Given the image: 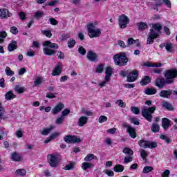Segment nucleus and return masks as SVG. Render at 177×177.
<instances>
[{"label": "nucleus", "mask_w": 177, "mask_h": 177, "mask_svg": "<svg viewBox=\"0 0 177 177\" xmlns=\"http://www.w3.org/2000/svg\"><path fill=\"white\" fill-rule=\"evenodd\" d=\"M156 109L157 107H156V106L151 107L144 106L141 110V114L147 121L151 122V120H153V114H154Z\"/></svg>", "instance_id": "nucleus-1"}, {"label": "nucleus", "mask_w": 177, "mask_h": 177, "mask_svg": "<svg viewBox=\"0 0 177 177\" xmlns=\"http://www.w3.org/2000/svg\"><path fill=\"white\" fill-rule=\"evenodd\" d=\"M88 35L90 38H99L102 35V30L95 26V24H89L87 25Z\"/></svg>", "instance_id": "nucleus-2"}, {"label": "nucleus", "mask_w": 177, "mask_h": 177, "mask_svg": "<svg viewBox=\"0 0 177 177\" xmlns=\"http://www.w3.org/2000/svg\"><path fill=\"white\" fill-rule=\"evenodd\" d=\"M113 60L116 66H120V67L127 66V63H128V57L125 55V53L116 54L113 57Z\"/></svg>", "instance_id": "nucleus-3"}, {"label": "nucleus", "mask_w": 177, "mask_h": 177, "mask_svg": "<svg viewBox=\"0 0 177 177\" xmlns=\"http://www.w3.org/2000/svg\"><path fill=\"white\" fill-rule=\"evenodd\" d=\"M164 75L167 81H170V84H174V82H175V78L177 77V70H167L164 72Z\"/></svg>", "instance_id": "nucleus-4"}, {"label": "nucleus", "mask_w": 177, "mask_h": 177, "mask_svg": "<svg viewBox=\"0 0 177 177\" xmlns=\"http://www.w3.org/2000/svg\"><path fill=\"white\" fill-rule=\"evenodd\" d=\"M154 84L155 86H157L159 89H162V88H165L167 85H170L171 82L164 77H159L155 80Z\"/></svg>", "instance_id": "nucleus-5"}, {"label": "nucleus", "mask_w": 177, "mask_h": 177, "mask_svg": "<svg viewBox=\"0 0 177 177\" xmlns=\"http://www.w3.org/2000/svg\"><path fill=\"white\" fill-rule=\"evenodd\" d=\"M138 145L140 147H142V149H156V147H157V142L145 140H140L138 142Z\"/></svg>", "instance_id": "nucleus-6"}, {"label": "nucleus", "mask_w": 177, "mask_h": 177, "mask_svg": "<svg viewBox=\"0 0 177 177\" xmlns=\"http://www.w3.org/2000/svg\"><path fill=\"white\" fill-rule=\"evenodd\" d=\"M47 160L52 168H56L59 165V158L55 153L48 154L47 156Z\"/></svg>", "instance_id": "nucleus-7"}, {"label": "nucleus", "mask_w": 177, "mask_h": 177, "mask_svg": "<svg viewBox=\"0 0 177 177\" xmlns=\"http://www.w3.org/2000/svg\"><path fill=\"white\" fill-rule=\"evenodd\" d=\"M123 128H127V133L132 139L136 138V129L127 122L122 124Z\"/></svg>", "instance_id": "nucleus-8"}, {"label": "nucleus", "mask_w": 177, "mask_h": 177, "mask_svg": "<svg viewBox=\"0 0 177 177\" xmlns=\"http://www.w3.org/2000/svg\"><path fill=\"white\" fill-rule=\"evenodd\" d=\"M150 26L151 28L149 30V32L157 34V36L159 37L160 34H161V30H162V26L160 24H151Z\"/></svg>", "instance_id": "nucleus-9"}, {"label": "nucleus", "mask_w": 177, "mask_h": 177, "mask_svg": "<svg viewBox=\"0 0 177 177\" xmlns=\"http://www.w3.org/2000/svg\"><path fill=\"white\" fill-rule=\"evenodd\" d=\"M64 139L66 143H81L82 142V140L77 136L68 135L65 136Z\"/></svg>", "instance_id": "nucleus-10"}, {"label": "nucleus", "mask_w": 177, "mask_h": 177, "mask_svg": "<svg viewBox=\"0 0 177 177\" xmlns=\"http://www.w3.org/2000/svg\"><path fill=\"white\" fill-rule=\"evenodd\" d=\"M62 70H63V64L62 62H58L51 74L53 76L60 75V74H62Z\"/></svg>", "instance_id": "nucleus-11"}, {"label": "nucleus", "mask_w": 177, "mask_h": 177, "mask_svg": "<svg viewBox=\"0 0 177 177\" xmlns=\"http://www.w3.org/2000/svg\"><path fill=\"white\" fill-rule=\"evenodd\" d=\"M138 71H133L127 75V82H135L138 80Z\"/></svg>", "instance_id": "nucleus-12"}, {"label": "nucleus", "mask_w": 177, "mask_h": 177, "mask_svg": "<svg viewBox=\"0 0 177 177\" xmlns=\"http://www.w3.org/2000/svg\"><path fill=\"white\" fill-rule=\"evenodd\" d=\"M64 109V104L61 102H59L51 111V113L53 115H56V114H59L62 110Z\"/></svg>", "instance_id": "nucleus-13"}, {"label": "nucleus", "mask_w": 177, "mask_h": 177, "mask_svg": "<svg viewBox=\"0 0 177 177\" xmlns=\"http://www.w3.org/2000/svg\"><path fill=\"white\" fill-rule=\"evenodd\" d=\"M171 95H172V90L171 89L162 90L159 93L160 97H163L165 99H169Z\"/></svg>", "instance_id": "nucleus-14"}, {"label": "nucleus", "mask_w": 177, "mask_h": 177, "mask_svg": "<svg viewBox=\"0 0 177 177\" xmlns=\"http://www.w3.org/2000/svg\"><path fill=\"white\" fill-rule=\"evenodd\" d=\"M12 16V13L9 12V10L6 8H1L0 9V19H8V17H10Z\"/></svg>", "instance_id": "nucleus-15"}, {"label": "nucleus", "mask_w": 177, "mask_h": 177, "mask_svg": "<svg viewBox=\"0 0 177 177\" xmlns=\"http://www.w3.org/2000/svg\"><path fill=\"white\" fill-rule=\"evenodd\" d=\"M171 120L167 118H163L162 119V128H163L164 131H167L169 127H171Z\"/></svg>", "instance_id": "nucleus-16"}, {"label": "nucleus", "mask_w": 177, "mask_h": 177, "mask_svg": "<svg viewBox=\"0 0 177 177\" xmlns=\"http://www.w3.org/2000/svg\"><path fill=\"white\" fill-rule=\"evenodd\" d=\"M156 38H158V36H157L156 33H152L149 32V35L148 36V38L147 39V45H151L154 42V39Z\"/></svg>", "instance_id": "nucleus-17"}, {"label": "nucleus", "mask_w": 177, "mask_h": 177, "mask_svg": "<svg viewBox=\"0 0 177 177\" xmlns=\"http://www.w3.org/2000/svg\"><path fill=\"white\" fill-rule=\"evenodd\" d=\"M87 59L90 60V62H96L97 59V55L96 54V53L92 50H89L87 53Z\"/></svg>", "instance_id": "nucleus-18"}, {"label": "nucleus", "mask_w": 177, "mask_h": 177, "mask_svg": "<svg viewBox=\"0 0 177 177\" xmlns=\"http://www.w3.org/2000/svg\"><path fill=\"white\" fill-rule=\"evenodd\" d=\"M43 46H48L53 49H59V45L56 43H52L50 41H45L43 42Z\"/></svg>", "instance_id": "nucleus-19"}, {"label": "nucleus", "mask_w": 177, "mask_h": 177, "mask_svg": "<svg viewBox=\"0 0 177 177\" xmlns=\"http://www.w3.org/2000/svg\"><path fill=\"white\" fill-rule=\"evenodd\" d=\"M86 124H88V117L81 116L77 121V125L79 127H84Z\"/></svg>", "instance_id": "nucleus-20"}, {"label": "nucleus", "mask_w": 177, "mask_h": 177, "mask_svg": "<svg viewBox=\"0 0 177 177\" xmlns=\"http://www.w3.org/2000/svg\"><path fill=\"white\" fill-rule=\"evenodd\" d=\"M162 106L163 109H165V110H168L169 111H174V106H172V104L167 101H164L162 103Z\"/></svg>", "instance_id": "nucleus-21"}, {"label": "nucleus", "mask_w": 177, "mask_h": 177, "mask_svg": "<svg viewBox=\"0 0 177 177\" xmlns=\"http://www.w3.org/2000/svg\"><path fill=\"white\" fill-rule=\"evenodd\" d=\"M113 74V68L111 67H106L105 71V77L104 80H106L107 81H110V78Z\"/></svg>", "instance_id": "nucleus-22"}, {"label": "nucleus", "mask_w": 177, "mask_h": 177, "mask_svg": "<svg viewBox=\"0 0 177 177\" xmlns=\"http://www.w3.org/2000/svg\"><path fill=\"white\" fill-rule=\"evenodd\" d=\"M17 48V41L12 40L10 44H8V52H13Z\"/></svg>", "instance_id": "nucleus-23"}, {"label": "nucleus", "mask_w": 177, "mask_h": 177, "mask_svg": "<svg viewBox=\"0 0 177 177\" xmlns=\"http://www.w3.org/2000/svg\"><path fill=\"white\" fill-rule=\"evenodd\" d=\"M94 167H95V165L91 162H84L82 164V169H83V171H86V169H89L90 168H93Z\"/></svg>", "instance_id": "nucleus-24"}, {"label": "nucleus", "mask_w": 177, "mask_h": 177, "mask_svg": "<svg viewBox=\"0 0 177 177\" xmlns=\"http://www.w3.org/2000/svg\"><path fill=\"white\" fill-rule=\"evenodd\" d=\"M14 90L17 92V93H24L27 89L25 87L21 86V85H16L14 88Z\"/></svg>", "instance_id": "nucleus-25"}, {"label": "nucleus", "mask_w": 177, "mask_h": 177, "mask_svg": "<svg viewBox=\"0 0 177 177\" xmlns=\"http://www.w3.org/2000/svg\"><path fill=\"white\" fill-rule=\"evenodd\" d=\"M125 169V167L122 165H116L113 167V171H115L118 174H121V172H124V170Z\"/></svg>", "instance_id": "nucleus-26"}, {"label": "nucleus", "mask_w": 177, "mask_h": 177, "mask_svg": "<svg viewBox=\"0 0 177 177\" xmlns=\"http://www.w3.org/2000/svg\"><path fill=\"white\" fill-rule=\"evenodd\" d=\"M43 50L44 52V55H46V56H52L53 55H56V50H55L44 48Z\"/></svg>", "instance_id": "nucleus-27"}, {"label": "nucleus", "mask_w": 177, "mask_h": 177, "mask_svg": "<svg viewBox=\"0 0 177 177\" xmlns=\"http://www.w3.org/2000/svg\"><path fill=\"white\" fill-rule=\"evenodd\" d=\"M5 97L7 100H12V99H15L16 97V95L13 93L12 91H9L6 93Z\"/></svg>", "instance_id": "nucleus-28"}, {"label": "nucleus", "mask_w": 177, "mask_h": 177, "mask_svg": "<svg viewBox=\"0 0 177 177\" xmlns=\"http://www.w3.org/2000/svg\"><path fill=\"white\" fill-rule=\"evenodd\" d=\"M119 23H129V18L128 16L122 14L119 16Z\"/></svg>", "instance_id": "nucleus-29"}, {"label": "nucleus", "mask_w": 177, "mask_h": 177, "mask_svg": "<svg viewBox=\"0 0 177 177\" xmlns=\"http://www.w3.org/2000/svg\"><path fill=\"white\" fill-rule=\"evenodd\" d=\"M60 135V133L55 132L53 133L51 136H49L48 138H47L45 141L44 143H49V142H50L51 140H53V139H56V138Z\"/></svg>", "instance_id": "nucleus-30"}, {"label": "nucleus", "mask_w": 177, "mask_h": 177, "mask_svg": "<svg viewBox=\"0 0 177 177\" xmlns=\"http://www.w3.org/2000/svg\"><path fill=\"white\" fill-rule=\"evenodd\" d=\"M11 159L12 161H21V156L17 152H14L11 155Z\"/></svg>", "instance_id": "nucleus-31"}, {"label": "nucleus", "mask_w": 177, "mask_h": 177, "mask_svg": "<svg viewBox=\"0 0 177 177\" xmlns=\"http://www.w3.org/2000/svg\"><path fill=\"white\" fill-rule=\"evenodd\" d=\"M151 81V79H150V77L145 76L140 81V85H142V86L147 85V84H150Z\"/></svg>", "instance_id": "nucleus-32"}, {"label": "nucleus", "mask_w": 177, "mask_h": 177, "mask_svg": "<svg viewBox=\"0 0 177 177\" xmlns=\"http://www.w3.org/2000/svg\"><path fill=\"white\" fill-rule=\"evenodd\" d=\"M145 95H156L157 93V90L154 88H147L145 91Z\"/></svg>", "instance_id": "nucleus-33"}, {"label": "nucleus", "mask_w": 177, "mask_h": 177, "mask_svg": "<svg viewBox=\"0 0 177 177\" xmlns=\"http://www.w3.org/2000/svg\"><path fill=\"white\" fill-rule=\"evenodd\" d=\"M151 129L152 132H154V133H157V132H160V125L157 123H153Z\"/></svg>", "instance_id": "nucleus-34"}, {"label": "nucleus", "mask_w": 177, "mask_h": 177, "mask_svg": "<svg viewBox=\"0 0 177 177\" xmlns=\"http://www.w3.org/2000/svg\"><path fill=\"white\" fill-rule=\"evenodd\" d=\"M44 82V78L41 76L37 77L35 82H34V86H38V85H41Z\"/></svg>", "instance_id": "nucleus-35"}, {"label": "nucleus", "mask_w": 177, "mask_h": 177, "mask_svg": "<svg viewBox=\"0 0 177 177\" xmlns=\"http://www.w3.org/2000/svg\"><path fill=\"white\" fill-rule=\"evenodd\" d=\"M53 126H50L49 128L44 129L41 130V133L45 136H48V133H50V131L53 129Z\"/></svg>", "instance_id": "nucleus-36"}, {"label": "nucleus", "mask_w": 177, "mask_h": 177, "mask_svg": "<svg viewBox=\"0 0 177 177\" xmlns=\"http://www.w3.org/2000/svg\"><path fill=\"white\" fill-rule=\"evenodd\" d=\"M92 160H97V157L94 154L90 153L84 158V161H92Z\"/></svg>", "instance_id": "nucleus-37"}, {"label": "nucleus", "mask_w": 177, "mask_h": 177, "mask_svg": "<svg viewBox=\"0 0 177 177\" xmlns=\"http://www.w3.org/2000/svg\"><path fill=\"white\" fill-rule=\"evenodd\" d=\"M74 167H75V163L71 162L68 165H66L64 167V169H65V171H71V169H74Z\"/></svg>", "instance_id": "nucleus-38"}, {"label": "nucleus", "mask_w": 177, "mask_h": 177, "mask_svg": "<svg viewBox=\"0 0 177 177\" xmlns=\"http://www.w3.org/2000/svg\"><path fill=\"white\" fill-rule=\"evenodd\" d=\"M44 15V11H36L34 13L33 17H35V19H37L38 20L41 19V17H42Z\"/></svg>", "instance_id": "nucleus-39"}, {"label": "nucleus", "mask_w": 177, "mask_h": 177, "mask_svg": "<svg viewBox=\"0 0 177 177\" xmlns=\"http://www.w3.org/2000/svg\"><path fill=\"white\" fill-rule=\"evenodd\" d=\"M27 171L24 169H19L16 171V175H19V176H26Z\"/></svg>", "instance_id": "nucleus-40"}, {"label": "nucleus", "mask_w": 177, "mask_h": 177, "mask_svg": "<svg viewBox=\"0 0 177 177\" xmlns=\"http://www.w3.org/2000/svg\"><path fill=\"white\" fill-rule=\"evenodd\" d=\"M138 27L140 31H143V30H146V28H147L148 26L146 23H139L138 24Z\"/></svg>", "instance_id": "nucleus-41"}, {"label": "nucleus", "mask_w": 177, "mask_h": 177, "mask_svg": "<svg viewBox=\"0 0 177 177\" xmlns=\"http://www.w3.org/2000/svg\"><path fill=\"white\" fill-rule=\"evenodd\" d=\"M154 169V168L151 166H145L143 168L142 174H149V172H151Z\"/></svg>", "instance_id": "nucleus-42"}, {"label": "nucleus", "mask_w": 177, "mask_h": 177, "mask_svg": "<svg viewBox=\"0 0 177 177\" xmlns=\"http://www.w3.org/2000/svg\"><path fill=\"white\" fill-rule=\"evenodd\" d=\"M165 49H166L167 53H172V50H174V48L172 47V44L171 43H166Z\"/></svg>", "instance_id": "nucleus-43"}, {"label": "nucleus", "mask_w": 177, "mask_h": 177, "mask_svg": "<svg viewBox=\"0 0 177 177\" xmlns=\"http://www.w3.org/2000/svg\"><path fill=\"white\" fill-rule=\"evenodd\" d=\"M123 153H124V154H127V156H133V151L128 147L123 149Z\"/></svg>", "instance_id": "nucleus-44"}, {"label": "nucleus", "mask_w": 177, "mask_h": 177, "mask_svg": "<svg viewBox=\"0 0 177 177\" xmlns=\"http://www.w3.org/2000/svg\"><path fill=\"white\" fill-rule=\"evenodd\" d=\"M160 139H162V140H165L166 142V143L169 144L171 143V139L169 138V137L165 136V135H160Z\"/></svg>", "instance_id": "nucleus-45"}, {"label": "nucleus", "mask_w": 177, "mask_h": 177, "mask_svg": "<svg viewBox=\"0 0 177 177\" xmlns=\"http://www.w3.org/2000/svg\"><path fill=\"white\" fill-rule=\"evenodd\" d=\"M74 46H75V40L74 39H70L68 41V47L74 48Z\"/></svg>", "instance_id": "nucleus-46"}, {"label": "nucleus", "mask_w": 177, "mask_h": 177, "mask_svg": "<svg viewBox=\"0 0 177 177\" xmlns=\"http://www.w3.org/2000/svg\"><path fill=\"white\" fill-rule=\"evenodd\" d=\"M63 122H64V118H63L62 115L57 118L55 120V124H57V125H61V124H63Z\"/></svg>", "instance_id": "nucleus-47"}, {"label": "nucleus", "mask_w": 177, "mask_h": 177, "mask_svg": "<svg viewBox=\"0 0 177 177\" xmlns=\"http://www.w3.org/2000/svg\"><path fill=\"white\" fill-rule=\"evenodd\" d=\"M6 75L12 77V75H15V72L10 70V68L9 66H7L6 68Z\"/></svg>", "instance_id": "nucleus-48"}, {"label": "nucleus", "mask_w": 177, "mask_h": 177, "mask_svg": "<svg viewBox=\"0 0 177 177\" xmlns=\"http://www.w3.org/2000/svg\"><path fill=\"white\" fill-rule=\"evenodd\" d=\"M140 156H141V158H142V160H145L146 158V157H147V156H149V154L147 153V151H146V150H145V149H140Z\"/></svg>", "instance_id": "nucleus-49"}, {"label": "nucleus", "mask_w": 177, "mask_h": 177, "mask_svg": "<svg viewBox=\"0 0 177 177\" xmlns=\"http://www.w3.org/2000/svg\"><path fill=\"white\" fill-rule=\"evenodd\" d=\"M131 111L133 112V114H136V115L140 113V110L139 109V108L136 106H131Z\"/></svg>", "instance_id": "nucleus-50"}, {"label": "nucleus", "mask_w": 177, "mask_h": 177, "mask_svg": "<svg viewBox=\"0 0 177 177\" xmlns=\"http://www.w3.org/2000/svg\"><path fill=\"white\" fill-rule=\"evenodd\" d=\"M41 34L46 35L47 38H50L52 37V32H50V30H41Z\"/></svg>", "instance_id": "nucleus-51"}, {"label": "nucleus", "mask_w": 177, "mask_h": 177, "mask_svg": "<svg viewBox=\"0 0 177 177\" xmlns=\"http://www.w3.org/2000/svg\"><path fill=\"white\" fill-rule=\"evenodd\" d=\"M115 104H118V106H119V107H121V108H124L126 106L125 102H124V101H122V100H117L115 102Z\"/></svg>", "instance_id": "nucleus-52"}, {"label": "nucleus", "mask_w": 177, "mask_h": 177, "mask_svg": "<svg viewBox=\"0 0 177 177\" xmlns=\"http://www.w3.org/2000/svg\"><path fill=\"white\" fill-rule=\"evenodd\" d=\"M70 113H71V111H70V109H66L64 111H62L61 116L64 118V117H66V115H68Z\"/></svg>", "instance_id": "nucleus-53"}, {"label": "nucleus", "mask_w": 177, "mask_h": 177, "mask_svg": "<svg viewBox=\"0 0 177 177\" xmlns=\"http://www.w3.org/2000/svg\"><path fill=\"white\" fill-rule=\"evenodd\" d=\"M78 52L79 53H80V55H82V56H84V55L86 54V50L85 49V48L80 46L78 48Z\"/></svg>", "instance_id": "nucleus-54"}, {"label": "nucleus", "mask_w": 177, "mask_h": 177, "mask_svg": "<svg viewBox=\"0 0 177 177\" xmlns=\"http://www.w3.org/2000/svg\"><path fill=\"white\" fill-rule=\"evenodd\" d=\"M82 114H84V115L91 116L93 115V113L91 111H88L86 109H82Z\"/></svg>", "instance_id": "nucleus-55"}, {"label": "nucleus", "mask_w": 177, "mask_h": 177, "mask_svg": "<svg viewBox=\"0 0 177 177\" xmlns=\"http://www.w3.org/2000/svg\"><path fill=\"white\" fill-rule=\"evenodd\" d=\"M98 121L100 124H103V122H106V121H107V117H106L105 115H101L99 118Z\"/></svg>", "instance_id": "nucleus-56"}, {"label": "nucleus", "mask_w": 177, "mask_h": 177, "mask_svg": "<svg viewBox=\"0 0 177 177\" xmlns=\"http://www.w3.org/2000/svg\"><path fill=\"white\" fill-rule=\"evenodd\" d=\"M132 160H133V158H132V156H126L124 158V164H128V162H132Z\"/></svg>", "instance_id": "nucleus-57"}, {"label": "nucleus", "mask_w": 177, "mask_h": 177, "mask_svg": "<svg viewBox=\"0 0 177 177\" xmlns=\"http://www.w3.org/2000/svg\"><path fill=\"white\" fill-rule=\"evenodd\" d=\"M131 122L132 124H134V125H139L140 124L139 119H138L137 118H132L131 119Z\"/></svg>", "instance_id": "nucleus-58"}, {"label": "nucleus", "mask_w": 177, "mask_h": 177, "mask_svg": "<svg viewBox=\"0 0 177 177\" xmlns=\"http://www.w3.org/2000/svg\"><path fill=\"white\" fill-rule=\"evenodd\" d=\"M104 174H106V175H108V176H114V172L109 169H105Z\"/></svg>", "instance_id": "nucleus-59"}, {"label": "nucleus", "mask_w": 177, "mask_h": 177, "mask_svg": "<svg viewBox=\"0 0 177 177\" xmlns=\"http://www.w3.org/2000/svg\"><path fill=\"white\" fill-rule=\"evenodd\" d=\"M10 32L16 35V34L19 32V30H17V28H16V26H12L10 28Z\"/></svg>", "instance_id": "nucleus-60"}, {"label": "nucleus", "mask_w": 177, "mask_h": 177, "mask_svg": "<svg viewBox=\"0 0 177 177\" xmlns=\"http://www.w3.org/2000/svg\"><path fill=\"white\" fill-rule=\"evenodd\" d=\"M15 135L17 138H23V136H24V134H23V131L21 130L17 131Z\"/></svg>", "instance_id": "nucleus-61"}, {"label": "nucleus", "mask_w": 177, "mask_h": 177, "mask_svg": "<svg viewBox=\"0 0 177 177\" xmlns=\"http://www.w3.org/2000/svg\"><path fill=\"white\" fill-rule=\"evenodd\" d=\"M169 174H171V171L169 169H166L162 174V177H169Z\"/></svg>", "instance_id": "nucleus-62"}, {"label": "nucleus", "mask_w": 177, "mask_h": 177, "mask_svg": "<svg viewBox=\"0 0 177 177\" xmlns=\"http://www.w3.org/2000/svg\"><path fill=\"white\" fill-rule=\"evenodd\" d=\"M58 59H64V53L62 51H58L57 53Z\"/></svg>", "instance_id": "nucleus-63"}, {"label": "nucleus", "mask_w": 177, "mask_h": 177, "mask_svg": "<svg viewBox=\"0 0 177 177\" xmlns=\"http://www.w3.org/2000/svg\"><path fill=\"white\" fill-rule=\"evenodd\" d=\"M103 72V65H100L96 68V73H102Z\"/></svg>", "instance_id": "nucleus-64"}]
</instances>
